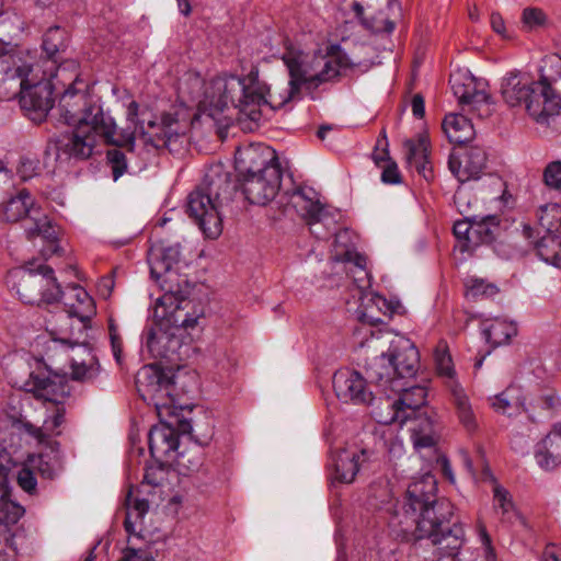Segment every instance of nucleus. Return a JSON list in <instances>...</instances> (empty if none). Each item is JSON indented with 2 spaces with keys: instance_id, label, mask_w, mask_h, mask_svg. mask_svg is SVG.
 I'll return each mask as SVG.
<instances>
[{
  "instance_id": "1",
  "label": "nucleus",
  "mask_w": 561,
  "mask_h": 561,
  "mask_svg": "<svg viewBox=\"0 0 561 561\" xmlns=\"http://www.w3.org/2000/svg\"><path fill=\"white\" fill-rule=\"evenodd\" d=\"M282 59L288 70V81L279 80L267 84L260 79L257 67H252L245 77H217L205 91L199 110L213 119L219 121L217 116L232 107L238 111V119L241 121L244 116L251 122H257L263 105L279 110L289 102L299 100L305 77L294 65L287 49Z\"/></svg>"
},
{
  "instance_id": "2",
  "label": "nucleus",
  "mask_w": 561,
  "mask_h": 561,
  "mask_svg": "<svg viewBox=\"0 0 561 561\" xmlns=\"http://www.w3.org/2000/svg\"><path fill=\"white\" fill-rule=\"evenodd\" d=\"M180 245L174 244L163 248L149 260L151 277L163 291L157 299L153 313L159 324L149 329L146 336V346L154 358L169 357L168 344L174 336L169 329H190L197 324L198 314L188 311L192 287L187 276L180 273Z\"/></svg>"
},
{
  "instance_id": "3",
  "label": "nucleus",
  "mask_w": 561,
  "mask_h": 561,
  "mask_svg": "<svg viewBox=\"0 0 561 561\" xmlns=\"http://www.w3.org/2000/svg\"><path fill=\"white\" fill-rule=\"evenodd\" d=\"M354 337L359 347L380 352L366 366L367 379L380 389L400 387L413 378L420 368V354L414 343L400 334L369 327L356 328Z\"/></svg>"
},
{
  "instance_id": "4",
  "label": "nucleus",
  "mask_w": 561,
  "mask_h": 561,
  "mask_svg": "<svg viewBox=\"0 0 561 561\" xmlns=\"http://www.w3.org/2000/svg\"><path fill=\"white\" fill-rule=\"evenodd\" d=\"M397 515L405 533L412 531L416 540H431L449 527L454 505L445 497H437V481L426 472L408 485Z\"/></svg>"
},
{
  "instance_id": "5",
  "label": "nucleus",
  "mask_w": 561,
  "mask_h": 561,
  "mask_svg": "<svg viewBox=\"0 0 561 561\" xmlns=\"http://www.w3.org/2000/svg\"><path fill=\"white\" fill-rule=\"evenodd\" d=\"M24 388L34 398L53 403L43 422L46 438L61 435L67 423L64 400L70 394L67 378L58 374L33 371Z\"/></svg>"
},
{
  "instance_id": "6",
  "label": "nucleus",
  "mask_w": 561,
  "mask_h": 561,
  "mask_svg": "<svg viewBox=\"0 0 561 561\" xmlns=\"http://www.w3.org/2000/svg\"><path fill=\"white\" fill-rule=\"evenodd\" d=\"M75 125L72 131L62 135L66 159L85 160L90 158L99 138H103L110 145L128 147L130 151L134 148V134L117 133L113 118L82 122Z\"/></svg>"
},
{
  "instance_id": "7",
  "label": "nucleus",
  "mask_w": 561,
  "mask_h": 561,
  "mask_svg": "<svg viewBox=\"0 0 561 561\" xmlns=\"http://www.w3.org/2000/svg\"><path fill=\"white\" fill-rule=\"evenodd\" d=\"M8 284L24 304L50 305L61 297L60 286L54 270L46 264L27 263L9 273Z\"/></svg>"
},
{
  "instance_id": "8",
  "label": "nucleus",
  "mask_w": 561,
  "mask_h": 561,
  "mask_svg": "<svg viewBox=\"0 0 561 561\" xmlns=\"http://www.w3.org/2000/svg\"><path fill=\"white\" fill-rule=\"evenodd\" d=\"M481 537L483 547H467L463 527L454 523L436 538L430 540L435 549L433 557L425 561H494L495 556L490 545L491 540L484 529Z\"/></svg>"
},
{
  "instance_id": "9",
  "label": "nucleus",
  "mask_w": 561,
  "mask_h": 561,
  "mask_svg": "<svg viewBox=\"0 0 561 561\" xmlns=\"http://www.w3.org/2000/svg\"><path fill=\"white\" fill-rule=\"evenodd\" d=\"M57 110L67 125L112 118L105 115L101 105L93 100L89 83L78 75L61 94Z\"/></svg>"
},
{
  "instance_id": "10",
  "label": "nucleus",
  "mask_w": 561,
  "mask_h": 561,
  "mask_svg": "<svg viewBox=\"0 0 561 561\" xmlns=\"http://www.w3.org/2000/svg\"><path fill=\"white\" fill-rule=\"evenodd\" d=\"M388 397L386 405L391 410L389 416L380 415L379 422L385 424H404L412 416L422 413L421 409L426 402L427 391L423 386H409V380L398 387L381 389Z\"/></svg>"
},
{
  "instance_id": "11",
  "label": "nucleus",
  "mask_w": 561,
  "mask_h": 561,
  "mask_svg": "<svg viewBox=\"0 0 561 561\" xmlns=\"http://www.w3.org/2000/svg\"><path fill=\"white\" fill-rule=\"evenodd\" d=\"M42 66L28 53L13 49L10 45L0 54V88H14V94L38 79Z\"/></svg>"
},
{
  "instance_id": "12",
  "label": "nucleus",
  "mask_w": 561,
  "mask_h": 561,
  "mask_svg": "<svg viewBox=\"0 0 561 561\" xmlns=\"http://www.w3.org/2000/svg\"><path fill=\"white\" fill-rule=\"evenodd\" d=\"M60 68L57 72L43 70L37 80H33L20 90V105L25 115L35 123L43 122L48 112L53 108V84L51 79L60 76Z\"/></svg>"
},
{
  "instance_id": "13",
  "label": "nucleus",
  "mask_w": 561,
  "mask_h": 561,
  "mask_svg": "<svg viewBox=\"0 0 561 561\" xmlns=\"http://www.w3.org/2000/svg\"><path fill=\"white\" fill-rule=\"evenodd\" d=\"M47 351L49 357H54L59 353H65L69 357L72 380L90 381L99 374L100 365L88 343L53 337Z\"/></svg>"
},
{
  "instance_id": "14",
  "label": "nucleus",
  "mask_w": 561,
  "mask_h": 561,
  "mask_svg": "<svg viewBox=\"0 0 561 561\" xmlns=\"http://www.w3.org/2000/svg\"><path fill=\"white\" fill-rule=\"evenodd\" d=\"M288 54L294 59V65L304 75L302 85L307 89H317L322 83L332 81L341 76V69L346 65L339 56L318 57L310 68L306 58L307 55L299 48L286 46Z\"/></svg>"
},
{
  "instance_id": "15",
  "label": "nucleus",
  "mask_w": 561,
  "mask_h": 561,
  "mask_svg": "<svg viewBox=\"0 0 561 561\" xmlns=\"http://www.w3.org/2000/svg\"><path fill=\"white\" fill-rule=\"evenodd\" d=\"M449 83L454 95L462 110L477 112L481 118L489 117L493 112V102L481 82L466 72L450 75Z\"/></svg>"
},
{
  "instance_id": "16",
  "label": "nucleus",
  "mask_w": 561,
  "mask_h": 561,
  "mask_svg": "<svg viewBox=\"0 0 561 561\" xmlns=\"http://www.w3.org/2000/svg\"><path fill=\"white\" fill-rule=\"evenodd\" d=\"M222 206L198 188L187 197V214L198 225L203 233L216 239L222 231Z\"/></svg>"
},
{
  "instance_id": "17",
  "label": "nucleus",
  "mask_w": 561,
  "mask_h": 561,
  "mask_svg": "<svg viewBox=\"0 0 561 561\" xmlns=\"http://www.w3.org/2000/svg\"><path fill=\"white\" fill-rule=\"evenodd\" d=\"M282 175V167H270L265 173L241 175L239 182L249 203L264 206L277 195Z\"/></svg>"
},
{
  "instance_id": "18",
  "label": "nucleus",
  "mask_w": 561,
  "mask_h": 561,
  "mask_svg": "<svg viewBox=\"0 0 561 561\" xmlns=\"http://www.w3.org/2000/svg\"><path fill=\"white\" fill-rule=\"evenodd\" d=\"M136 387L139 394L145 399L153 402L159 415L163 409H169L164 397H169L173 388V382L163 370L157 365H145L136 375Z\"/></svg>"
},
{
  "instance_id": "19",
  "label": "nucleus",
  "mask_w": 561,
  "mask_h": 561,
  "mask_svg": "<svg viewBox=\"0 0 561 561\" xmlns=\"http://www.w3.org/2000/svg\"><path fill=\"white\" fill-rule=\"evenodd\" d=\"M237 187V183L232 181V174L221 162L210 164L206 169L202 182L196 186L222 207L232 199Z\"/></svg>"
},
{
  "instance_id": "20",
  "label": "nucleus",
  "mask_w": 561,
  "mask_h": 561,
  "mask_svg": "<svg viewBox=\"0 0 561 561\" xmlns=\"http://www.w3.org/2000/svg\"><path fill=\"white\" fill-rule=\"evenodd\" d=\"M332 383L336 397L345 403L369 404L374 399L366 380L355 370L339 369L333 375Z\"/></svg>"
},
{
  "instance_id": "21",
  "label": "nucleus",
  "mask_w": 561,
  "mask_h": 561,
  "mask_svg": "<svg viewBox=\"0 0 561 561\" xmlns=\"http://www.w3.org/2000/svg\"><path fill=\"white\" fill-rule=\"evenodd\" d=\"M240 175L265 173L270 167H280L276 151L264 144H250L237 151Z\"/></svg>"
},
{
  "instance_id": "22",
  "label": "nucleus",
  "mask_w": 561,
  "mask_h": 561,
  "mask_svg": "<svg viewBox=\"0 0 561 561\" xmlns=\"http://www.w3.org/2000/svg\"><path fill=\"white\" fill-rule=\"evenodd\" d=\"M485 165L486 153L480 147L453 150L448 159L450 172L461 183L479 179Z\"/></svg>"
},
{
  "instance_id": "23",
  "label": "nucleus",
  "mask_w": 561,
  "mask_h": 561,
  "mask_svg": "<svg viewBox=\"0 0 561 561\" xmlns=\"http://www.w3.org/2000/svg\"><path fill=\"white\" fill-rule=\"evenodd\" d=\"M68 45L69 36L65 28L55 25L45 32L42 48L47 58L43 62L46 65L49 64V67L46 69L47 71H54V73H56L57 69L60 68L61 73L66 70V66L77 69L78 64L75 60L64 62L62 54L68 48Z\"/></svg>"
},
{
  "instance_id": "24",
  "label": "nucleus",
  "mask_w": 561,
  "mask_h": 561,
  "mask_svg": "<svg viewBox=\"0 0 561 561\" xmlns=\"http://www.w3.org/2000/svg\"><path fill=\"white\" fill-rule=\"evenodd\" d=\"M149 450L157 461H170L179 448V435L174 427L165 422L153 425L148 434Z\"/></svg>"
},
{
  "instance_id": "25",
  "label": "nucleus",
  "mask_w": 561,
  "mask_h": 561,
  "mask_svg": "<svg viewBox=\"0 0 561 561\" xmlns=\"http://www.w3.org/2000/svg\"><path fill=\"white\" fill-rule=\"evenodd\" d=\"M560 108V98L549 85H538L526 103L528 114L539 124H549L550 118L558 115Z\"/></svg>"
},
{
  "instance_id": "26",
  "label": "nucleus",
  "mask_w": 561,
  "mask_h": 561,
  "mask_svg": "<svg viewBox=\"0 0 561 561\" xmlns=\"http://www.w3.org/2000/svg\"><path fill=\"white\" fill-rule=\"evenodd\" d=\"M410 420L412 421L410 432L414 448L421 450L435 447L439 439V424L436 413L425 410Z\"/></svg>"
},
{
  "instance_id": "27",
  "label": "nucleus",
  "mask_w": 561,
  "mask_h": 561,
  "mask_svg": "<svg viewBox=\"0 0 561 561\" xmlns=\"http://www.w3.org/2000/svg\"><path fill=\"white\" fill-rule=\"evenodd\" d=\"M373 451L363 448L359 454L347 449L339 450L332 458L334 479L342 483H351L355 480L363 462L370 459Z\"/></svg>"
},
{
  "instance_id": "28",
  "label": "nucleus",
  "mask_w": 561,
  "mask_h": 561,
  "mask_svg": "<svg viewBox=\"0 0 561 561\" xmlns=\"http://www.w3.org/2000/svg\"><path fill=\"white\" fill-rule=\"evenodd\" d=\"M537 87V82L531 81L528 77L519 72H510L503 78L501 93L510 106H517L523 103L526 105Z\"/></svg>"
},
{
  "instance_id": "29",
  "label": "nucleus",
  "mask_w": 561,
  "mask_h": 561,
  "mask_svg": "<svg viewBox=\"0 0 561 561\" xmlns=\"http://www.w3.org/2000/svg\"><path fill=\"white\" fill-rule=\"evenodd\" d=\"M38 210L39 208L35 206L31 193L23 188L2 204L0 207V218L8 222H18L23 219L30 222L32 216L37 215Z\"/></svg>"
},
{
  "instance_id": "30",
  "label": "nucleus",
  "mask_w": 561,
  "mask_h": 561,
  "mask_svg": "<svg viewBox=\"0 0 561 561\" xmlns=\"http://www.w3.org/2000/svg\"><path fill=\"white\" fill-rule=\"evenodd\" d=\"M403 148L408 165L414 168L426 181L432 180L433 171L428 160L430 140L427 136L419 134L415 139H407L403 142Z\"/></svg>"
},
{
  "instance_id": "31",
  "label": "nucleus",
  "mask_w": 561,
  "mask_h": 561,
  "mask_svg": "<svg viewBox=\"0 0 561 561\" xmlns=\"http://www.w3.org/2000/svg\"><path fill=\"white\" fill-rule=\"evenodd\" d=\"M24 232L28 240L39 237L46 242L47 247L43 250L45 255H53L58 252V228L41 209L37 215L32 216L30 222H25Z\"/></svg>"
},
{
  "instance_id": "32",
  "label": "nucleus",
  "mask_w": 561,
  "mask_h": 561,
  "mask_svg": "<svg viewBox=\"0 0 561 561\" xmlns=\"http://www.w3.org/2000/svg\"><path fill=\"white\" fill-rule=\"evenodd\" d=\"M535 459L545 470L561 466V422L554 424L547 436L537 444Z\"/></svg>"
},
{
  "instance_id": "33",
  "label": "nucleus",
  "mask_w": 561,
  "mask_h": 561,
  "mask_svg": "<svg viewBox=\"0 0 561 561\" xmlns=\"http://www.w3.org/2000/svg\"><path fill=\"white\" fill-rule=\"evenodd\" d=\"M523 236L534 243L537 255L546 263L556 267L561 266V240L554 234H543L538 241L535 240V229L529 224L523 225Z\"/></svg>"
},
{
  "instance_id": "34",
  "label": "nucleus",
  "mask_w": 561,
  "mask_h": 561,
  "mask_svg": "<svg viewBox=\"0 0 561 561\" xmlns=\"http://www.w3.org/2000/svg\"><path fill=\"white\" fill-rule=\"evenodd\" d=\"M65 308L69 317H76L83 323L95 314L93 298L79 285L71 286L65 294Z\"/></svg>"
},
{
  "instance_id": "35",
  "label": "nucleus",
  "mask_w": 561,
  "mask_h": 561,
  "mask_svg": "<svg viewBox=\"0 0 561 561\" xmlns=\"http://www.w3.org/2000/svg\"><path fill=\"white\" fill-rule=\"evenodd\" d=\"M289 205L307 220L311 231L318 234L313 227L325 218V211L321 204L307 197L301 188H297L289 196Z\"/></svg>"
},
{
  "instance_id": "36",
  "label": "nucleus",
  "mask_w": 561,
  "mask_h": 561,
  "mask_svg": "<svg viewBox=\"0 0 561 561\" xmlns=\"http://www.w3.org/2000/svg\"><path fill=\"white\" fill-rule=\"evenodd\" d=\"M442 127L448 140L455 145L469 142L476 135L471 121L462 114L451 113L446 115Z\"/></svg>"
},
{
  "instance_id": "37",
  "label": "nucleus",
  "mask_w": 561,
  "mask_h": 561,
  "mask_svg": "<svg viewBox=\"0 0 561 561\" xmlns=\"http://www.w3.org/2000/svg\"><path fill=\"white\" fill-rule=\"evenodd\" d=\"M364 311L362 312V324L358 328L369 327L371 330H378V324L383 323L379 317L382 314L391 318L394 313V306L381 295H371L366 304L363 305Z\"/></svg>"
},
{
  "instance_id": "38",
  "label": "nucleus",
  "mask_w": 561,
  "mask_h": 561,
  "mask_svg": "<svg viewBox=\"0 0 561 561\" xmlns=\"http://www.w3.org/2000/svg\"><path fill=\"white\" fill-rule=\"evenodd\" d=\"M500 222V218L495 215L474 216L471 232L472 251L480 244H491L496 240L501 231Z\"/></svg>"
},
{
  "instance_id": "39",
  "label": "nucleus",
  "mask_w": 561,
  "mask_h": 561,
  "mask_svg": "<svg viewBox=\"0 0 561 561\" xmlns=\"http://www.w3.org/2000/svg\"><path fill=\"white\" fill-rule=\"evenodd\" d=\"M483 337L493 347L506 344L517 334V328L513 322L494 319L483 324Z\"/></svg>"
},
{
  "instance_id": "40",
  "label": "nucleus",
  "mask_w": 561,
  "mask_h": 561,
  "mask_svg": "<svg viewBox=\"0 0 561 561\" xmlns=\"http://www.w3.org/2000/svg\"><path fill=\"white\" fill-rule=\"evenodd\" d=\"M489 400L494 411L508 416L519 413L524 404V401L519 396V390L514 387L506 388L503 392L490 398Z\"/></svg>"
},
{
  "instance_id": "41",
  "label": "nucleus",
  "mask_w": 561,
  "mask_h": 561,
  "mask_svg": "<svg viewBox=\"0 0 561 561\" xmlns=\"http://www.w3.org/2000/svg\"><path fill=\"white\" fill-rule=\"evenodd\" d=\"M434 360L438 376L445 378L446 386L448 389L453 388V383L459 385L455 378V368L453 364L451 355L448 351L446 341H439L434 350Z\"/></svg>"
},
{
  "instance_id": "42",
  "label": "nucleus",
  "mask_w": 561,
  "mask_h": 561,
  "mask_svg": "<svg viewBox=\"0 0 561 561\" xmlns=\"http://www.w3.org/2000/svg\"><path fill=\"white\" fill-rule=\"evenodd\" d=\"M451 385L453 388L449 390L454 398L458 417L468 431H473L477 427V422L469 398L460 385H455L453 382Z\"/></svg>"
},
{
  "instance_id": "43",
  "label": "nucleus",
  "mask_w": 561,
  "mask_h": 561,
  "mask_svg": "<svg viewBox=\"0 0 561 561\" xmlns=\"http://www.w3.org/2000/svg\"><path fill=\"white\" fill-rule=\"evenodd\" d=\"M25 461L35 476L38 474L45 480H54L60 470V463L56 456L34 454L30 455Z\"/></svg>"
},
{
  "instance_id": "44",
  "label": "nucleus",
  "mask_w": 561,
  "mask_h": 561,
  "mask_svg": "<svg viewBox=\"0 0 561 561\" xmlns=\"http://www.w3.org/2000/svg\"><path fill=\"white\" fill-rule=\"evenodd\" d=\"M538 224L545 234L561 233V206L557 203L546 204L538 209Z\"/></svg>"
},
{
  "instance_id": "45",
  "label": "nucleus",
  "mask_w": 561,
  "mask_h": 561,
  "mask_svg": "<svg viewBox=\"0 0 561 561\" xmlns=\"http://www.w3.org/2000/svg\"><path fill=\"white\" fill-rule=\"evenodd\" d=\"M125 505L127 514L124 527L128 534H133L135 531L133 518H135V522L142 519L149 510V502L146 499L135 497L133 491L129 490L125 499Z\"/></svg>"
},
{
  "instance_id": "46",
  "label": "nucleus",
  "mask_w": 561,
  "mask_h": 561,
  "mask_svg": "<svg viewBox=\"0 0 561 561\" xmlns=\"http://www.w3.org/2000/svg\"><path fill=\"white\" fill-rule=\"evenodd\" d=\"M348 231L343 230L335 233L334 239V249H335V260L339 262H352L356 267H358L366 276L368 275L366 271V262L367 259L365 255L356 252L353 249L345 248V250L340 251V244L343 239L347 238Z\"/></svg>"
},
{
  "instance_id": "47",
  "label": "nucleus",
  "mask_w": 561,
  "mask_h": 561,
  "mask_svg": "<svg viewBox=\"0 0 561 561\" xmlns=\"http://www.w3.org/2000/svg\"><path fill=\"white\" fill-rule=\"evenodd\" d=\"M352 8L356 16L362 20L363 25L366 28L370 30L373 33H391L394 30V23L390 21L388 18L383 16L382 14L371 19L365 18L364 7L358 1H354Z\"/></svg>"
},
{
  "instance_id": "48",
  "label": "nucleus",
  "mask_w": 561,
  "mask_h": 561,
  "mask_svg": "<svg viewBox=\"0 0 561 561\" xmlns=\"http://www.w3.org/2000/svg\"><path fill=\"white\" fill-rule=\"evenodd\" d=\"M540 81L538 85H549L552 81L561 78V56L558 54L547 55L540 64Z\"/></svg>"
},
{
  "instance_id": "49",
  "label": "nucleus",
  "mask_w": 561,
  "mask_h": 561,
  "mask_svg": "<svg viewBox=\"0 0 561 561\" xmlns=\"http://www.w3.org/2000/svg\"><path fill=\"white\" fill-rule=\"evenodd\" d=\"M138 112L139 104L136 101H131L127 107V119L133 124L134 130H122L121 133H133L136 134L137 130L140 131V136L146 144L153 146L154 148H159L167 144V140L163 137H152L148 133L144 130V125L138 122Z\"/></svg>"
},
{
  "instance_id": "50",
  "label": "nucleus",
  "mask_w": 561,
  "mask_h": 561,
  "mask_svg": "<svg viewBox=\"0 0 561 561\" xmlns=\"http://www.w3.org/2000/svg\"><path fill=\"white\" fill-rule=\"evenodd\" d=\"M474 216L467 217L462 220H457L454 224L453 232L457 239V247L461 252H471V232L473 231Z\"/></svg>"
},
{
  "instance_id": "51",
  "label": "nucleus",
  "mask_w": 561,
  "mask_h": 561,
  "mask_svg": "<svg viewBox=\"0 0 561 561\" xmlns=\"http://www.w3.org/2000/svg\"><path fill=\"white\" fill-rule=\"evenodd\" d=\"M24 513V507L11 501L7 493L0 495V524L14 525Z\"/></svg>"
},
{
  "instance_id": "52",
  "label": "nucleus",
  "mask_w": 561,
  "mask_h": 561,
  "mask_svg": "<svg viewBox=\"0 0 561 561\" xmlns=\"http://www.w3.org/2000/svg\"><path fill=\"white\" fill-rule=\"evenodd\" d=\"M179 430L182 433L190 434L191 437L201 446L207 445L213 438L214 431L210 422H206L205 427L196 423L193 425L190 421H182L179 424Z\"/></svg>"
},
{
  "instance_id": "53",
  "label": "nucleus",
  "mask_w": 561,
  "mask_h": 561,
  "mask_svg": "<svg viewBox=\"0 0 561 561\" xmlns=\"http://www.w3.org/2000/svg\"><path fill=\"white\" fill-rule=\"evenodd\" d=\"M493 503L494 510L501 515L503 519L510 520L514 514L513 503L507 490L501 485H494L493 488Z\"/></svg>"
},
{
  "instance_id": "54",
  "label": "nucleus",
  "mask_w": 561,
  "mask_h": 561,
  "mask_svg": "<svg viewBox=\"0 0 561 561\" xmlns=\"http://www.w3.org/2000/svg\"><path fill=\"white\" fill-rule=\"evenodd\" d=\"M176 465L183 470L184 474L198 472L203 466V454L196 448V455L191 453H180L176 456Z\"/></svg>"
},
{
  "instance_id": "55",
  "label": "nucleus",
  "mask_w": 561,
  "mask_h": 561,
  "mask_svg": "<svg viewBox=\"0 0 561 561\" xmlns=\"http://www.w3.org/2000/svg\"><path fill=\"white\" fill-rule=\"evenodd\" d=\"M64 146V136L48 139L44 150V161L48 164L50 161H67Z\"/></svg>"
},
{
  "instance_id": "56",
  "label": "nucleus",
  "mask_w": 561,
  "mask_h": 561,
  "mask_svg": "<svg viewBox=\"0 0 561 561\" xmlns=\"http://www.w3.org/2000/svg\"><path fill=\"white\" fill-rule=\"evenodd\" d=\"M163 461H157V463L147 466L144 473L142 486H160L167 479V470L162 465Z\"/></svg>"
},
{
  "instance_id": "57",
  "label": "nucleus",
  "mask_w": 561,
  "mask_h": 561,
  "mask_svg": "<svg viewBox=\"0 0 561 561\" xmlns=\"http://www.w3.org/2000/svg\"><path fill=\"white\" fill-rule=\"evenodd\" d=\"M522 23L529 31L542 27L547 23V15L539 8H526L522 13Z\"/></svg>"
},
{
  "instance_id": "58",
  "label": "nucleus",
  "mask_w": 561,
  "mask_h": 561,
  "mask_svg": "<svg viewBox=\"0 0 561 561\" xmlns=\"http://www.w3.org/2000/svg\"><path fill=\"white\" fill-rule=\"evenodd\" d=\"M106 157L107 162L112 169L113 179L116 181L127 170L126 157L121 150L116 148L108 150Z\"/></svg>"
},
{
  "instance_id": "59",
  "label": "nucleus",
  "mask_w": 561,
  "mask_h": 561,
  "mask_svg": "<svg viewBox=\"0 0 561 561\" xmlns=\"http://www.w3.org/2000/svg\"><path fill=\"white\" fill-rule=\"evenodd\" d=\"M16 481L19 486L27 492L28 494L36 493V476L33 470L27 466V462L24 461L22 468L18 471Z\"/></svg>"
},
{
  "instance_id": "60",
  "label": "nucleus",
  "mask_w": 561,
  "mask_h": 561,
  "mask_svg": "<svg viewBox=\"0 0 561 561\" xmlns=\"http://www.w3.org/2000/svg\"><path fill=\"white\" fill-rule=\"evenodd\" d=\"M543 182L549 188L561 191V161H552L545 168Z\"/></svg>"
},
{
  "instance_id": "61",
  "label": "nucleus",
  "mask_w": 561,
  "mask_h": 561,
  "mask_svg": "<svg viewBox=\"0 0 561 561\" xmlns=\"http://www.w3.org/2000/svg\"><path fill=\"white\" fill-rule=\"evenodd\" d=\"M497 293L496 286L488 284L483 279H471L468 285V295L474 299L479 297H491Z\"/></svg>"
},
{
  "instance_id": "62",
  "label": "nucleus",
  "mask_w": 561,
  "mask_h": 561,
  "mask_svg": "<svg viewBox=\"0 0 561 561\" xmlns=\"http://www.w3.org/2000/svg\"><path fill=\"white\" fill-rule=\"evenodd\" d=\"M39 162L30 157H21L16 169L18 175L23 181L34 178L38 173Z\"/></svg>"
},
{
  "instance_id": "63",
  "label": "nucleus",
  "mask_w": 561,
  "mask_h": 561,
  "mask_svg": "<svg viewBox=\"0 0 561 561\" xmlns=\"http://www.w3.org/2000/svg\"><path fill=\"white\" fill-rule=\"evenodd\" d=\"M381 181L386 184H397L400 182V173L394 162L388 163L382 173Z\"/></svg>"
},
{
  "instance_id": "64",
  "label": "nucleus",
  "mask_w": 561,
  "mask_h": 561,
  "mask_svg": "<svg viewBox=\"0 0 561 561\" xmlns=\"http://www.w3.org/2000/svg\"><path fill=\"white\" fill-rule=\"evenodd\" d=\"M21 427L25 433L35 438L39 444H44L47 442L43 425L38 427L32 424L31 422L25 421L21 423Z\"/></svg>"
}]
</instances>
